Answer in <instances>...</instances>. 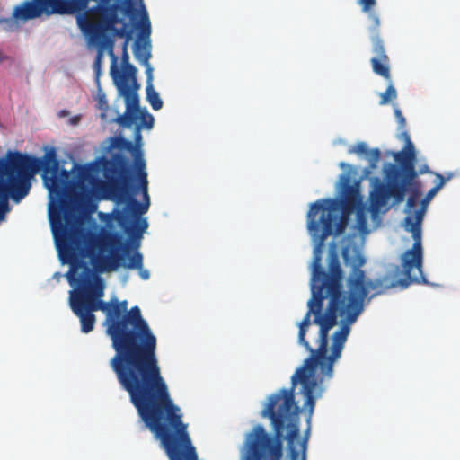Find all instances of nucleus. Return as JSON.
<instances>
[{
  "label": "nucleus",
  "mask_w": 460,
  "mask_h": 460,
  "mask_svg": "<svg viewBox=\"0 0 460 460\" xmlns=\"http://www.w3.org/2000/svg\"><path fill=\"white\" fill-rule=\"evenodd\" d=\"M69 305L73 313L80 320L81 331L84 333L92 332L94 329L96 317L94 314L84 304V301L72 293V290L69 291Z\"/></svg>",
  "instance_id": "16"
},
{
  "label": "nucleus",
  "mask_w": 460,
  "mask_h": 460,
  "mask_svg": "<svg viewBox=\"0 0 460 460\" xmlns=\"http://www.w3.org/2000/svg\"><path fill=\"white\" fill-rule=\"evenodd\" d=\"M135 166L139 180V188L143 194V202L140 203L146 204L148 208L150 206V198L148 195L147 173L146 172V161L140 151H137V154L135 155Z\"/></svg>",
  "instance_id": "17"
},
{
  "label": "nucleus",
  "mask_w": 460,
  "mask_h": 460,
  "mask_svg": "<svg viewBox=\"0 0 460 460\" xmlns=\"http://www.w3.org/2000/svg\"><path fill=\"white\" fill-rule=\"evenodd\" d=\"M134 55L136 59H137L141 64H147V61L151 58L149 47L141 45L139 42L136 43Z\"/></svg>",
  "instance_id": "21"
},
{
  "label": "nucleus",
  "mask_w": 460,
  "mask_h": 460,
  "mask_svg": "<svg viewBox=\"0 0 460 460\" xmlns=\"http://www.w3.org/2000/svg\"><path fill=\"white\" fill-rule=\"evenodd\" d=\"M143 65L146 67V85H153V68L151 67L149 61H147V64Z\"/></svg>",
  "instance_id": "29"
},
{
  "label": "nucleus",
  "mask_w": 460,
  "mask_h": 460,
  "mask_svg": "<svg viewBox=\"0 0 460 460\" xmlns=\"http://www.w3.org/2000/svg\"><path fill=\"white\" fill-rule=\"evenodd\" d=\"M357 210H358V213H357L358 224L361 228H365L367 226V218L362 211L363 209H357Z\"/></svg>",
  "instance_id": "31"
},
{
  "label": "nucleus",
  "mask_w": 460,
  "mask_h": 460,
  "mask_svg": "<svg viewBox=\"0 0 460 460\" xmlns=\"http://www.w3.org/2000/svg\"><path fill=\"white\" fill-rule=\"evenodd\" d=\"M309 434H310V422L308 423V428H307L306 431L305 432V437H304L303 440L299 443L300 451L296 448V450L299 452V454L301 453V460H305V451H306V447H307V441L309 438ZM298 457H300V455L298 456ZM299 458H297V460Z\"/></svg>",
  "instance_id": "24"
},
{
  "label": "nucleus",
  "mask_w": 460,
  "mask_h": 460,
  "mask_svg": "<svg viewBox=\"0 0 460 460\" xmlns=\"http://www.w3.org/2000/svg\"><path fill=\"white\" fill-rule=\"evenodd\" d=\"M150 32H151L150 22L148 20L146 13L145 12L144 13V17H143L142 28H141V34L143 36L149 37Z\"/></svg>",
  "instance_id": "27"
},
{
  "label": "nucleus",
  "mask_w": 460,
  "mask_h": 460,
  "mask_svg": "<svg viewBox=\"0 0 460 460\" xmlns=\"http://www.w3.org/2000/svg\"><path fill=\"white\" fill-rule=\"evenodd\" d=\"M64 224L60 215L50 213V224L61 261L70 265L66 274L76 295L93 313L106 314V323H112V301L104 302L105 284L96 273L111 272L120 267L121 256L115 252L121 246V236L115 232L92 234L75 225L69 226L70 214L63 204Z\"/></svg>",
  "instance_id": "2"
},
{
  "label": "nucleus",
  "mask_w": 460,
  "mask_h": 460,
  "mask_svg": "<svg viewBox=\"0 0 460 460\" xmlns=\"http://www.w3.org/2000/svg\"><path fill=\"white\" fill-rule=\"evenodd\" d=\"M112 316L106 330L116 352L110 367L130 401L169 391L156 357V337L140 308L133 306L128 311V302L115 298Z\"/></svg>",
  "instance_id": "3"
},
{
  "label": "nucleus",
  "mask_w": 460,
  "mask_h": 460,
  "mask_svg": "<svg viewBox=\"0 0 460 460\" xmlns=\"http://www.w3.org/2000/svg\"><path fill=\"white\" fill-rule=\"evenodd\" d=\"M350 332L336 331L332 335L331 354L328 352L329 332L319 331L318 348L314 349L305 340H300L298 332V342L311 353L304 364L299 367L291 377L292 385L289 389L282 388L270 395L268 403L262 410V416L268 417L273 428L275 435L280 437L281 431L287 429L286 440L288 445L289 460H297L299 452L296 450L295 440L299 437L300 408L295 401V388L299 383L302 385V394L305 401L304 406L308 410L307 422L311 421L315 407V391L318 386V379L315 376L317 367L320 368L321 381L325 377L333 376V365L341 358L344 344Z\"/></svg>",
  "instance_id": "4"
},
{
  "label": "nucleus",
  "mask_w": 460,
  "mask_h": 460,
  "mask_svg": "<svg viewBox=\"0 0 460 460\" xmlns=\"http://www.w3.org/2000/svg\"><path fill=\"white\" fill-rule=\"evenodd\" d=\"M284 438L286 439V435L282 431L279 438L275 434L272 438L262 426H255L246 439L244 460H262L264 457H269L270 460H281Z\"/></svg>",
  "instance_id": "11"
},
{
  "label": "nucleus",
  "mask_w": 460,
  "mask_h": 460,
  "mask_svg": "<svg viewBox=\"0 0 460 460\" xmlns=\"http://www.w3.org/2000/svg\"><path fill=\"white\" fill-rule=\"evenodd\" d=\"M116 25L117 24H115L113 28L111 30H109L108 31H114V34L117 37L125 38V41H129V40L131 39V31L127 30L126 25L118 29L115 28Z\"/></svg>",
  "instance_id": "25"
},
{
  "label": "nucleus",
  "mask_w": 460,
  "mask_h": 460,
  "mask_svg": "<svg viewBox=\"0 0 460 460\" xmlns=\"http://www.w3.org/2000/svg\"><path fill=\"white\" fill-rule=\"evenodd\" d=\"M346 166H347L346 163H344V162L340 163L341 168H345Z\"/></svg>",
  "instance_id": "36"
},
{
  "label": "nucleus",
  "mask_w": 460,
  "mask_h": 460,
  "mask_svg": "<svg viewBox=\"0 0 460 460\" xmlns=\"http://www.w3.org/2000/svg\"><path fill=\"white\" fill-rule=\"evenodd\" d=\"M116 146L120 149H127L129 151H132L134 149V146L132 142L123 138L119 137L116 139Z\"/></svg>",
  "instance_id": "28"
},
{
  "label": "nucleus",
  "mask_w": 460,
  "mask_h": 460,
  "mask_svg": "<svg viewBox=\"0 0 460 460\" xmlns=\"http://www.w3.org/2000/svg\"><path fill=\"white\" fill-rule=\"evenodd\" d=\"M42 172V179L50 195L61 199L65 195L70 172L60 170L54 147L42 157H34L17 150H8L0 157V221L9 210L8 200L20 202L31 189V177Z\"/></svg>",
  "instance_id": "5"
},
{
  "label": "nucleus",
  "mask_w": 460,
  "mask_h": 460,
  "mask_svg": "<svg viewBox=\"0 0 460 460\" xmlns=\"http://www.w3.org/2000/svg\"><path fill=\"white\" fill-rule=\"evenodd\" d=\"M394 116L397 119V122H398L400 128H404L405 124H406V120H405V118L403 117L402 111H400V109H398V108L394 109Z\"/></svg>",
  "instance_id": "30"
},
{
  "label": "nucleus",
  "mask_w": 460,
  "mask_h": 460,
  "mask_svg": "<svg viewBox=\"0 0 460 460\" xmlns=\"http://www.w3.org/2000/svg\"><path fill=\"white\" fill-rule=\"evenodd\" d=\"M438 179V182L435 185V187L439 190L446 183V179L441 174H437Z\"/></svg>",
  "instance_id": "33"
},
{
  "label": "nucleus",
  "mask_w": 460,
  "mask_h": 460,
  "mask_svg": "<svg viewBox=\"0 0 460 460\" xmlns=\"http://www.w3.org/2000/svg\"><path fill=\"white\" fill-rule=\"evenodd\" d=\"M367 160L369 162V165L371 168H376V164L380 160L381 152L378 148H374L371 150H368V153L366 154Z\"/></svg>",
  "instance_id": "23"
},
{
  "label": "nucleus",
  "mask_w": 460,
  "mask_h": 460,
  "mask_svg": "<svg viewBox=\"0 0 460 460\" xmlns=\"http://www.w3.org/2000/svg\"><path fill=\"white\" fill-rule=\"evenodd\" d=\"M402 136L405 141V146L402 151L394 155L398 165L388 164L385 169L387 183L376 180L374 189L370 192L369 208L373 214L378 213L391 197L394 198L395 203L402 202L411 181L418 176L415 169L416 151L414 145L407 132H403Z\"/></svg>",
  "instance_id": "9"
},
{
  "label": "nucleus",
  "mask_w": 460,
  "mask_h": 460,
  "mask_svg": "<svg viewBox=\"0 0 460 460\" xmlns=\"http://www.w3.org/2000/svg\"><path fill=\"white\" fill-rule=\"evenodd\" d=\"M396 97H397L396 89L394 87V85L392 84H390L387 86L386 90L381 94L380 104L385 105L390 101L396 99Z\"/></svg>",
  "instance_id": "22"
},
{
  "label": "nucleus",
  "mask_w": 460,
  "mask_h": 460,
  "mask_svg": "<svg viewBox=\"0 0 460 460\" xmlns=\"http://www.w3.org/2000/svg\"><path fill=\"white\" fill-rule=\"evenodd\" d=\"M27 3L36 4L37 2H36V0L25 1V2L22 3L20 5H17L14 7L13 12V17H7V18L0 17V25L3 27V29L5 31L12 32L18 29L19 25L15 20L28 21V20L32 19V18H28V19L23 18L22 14L16 15V13L19 10H24L23 8H25V4H27ZM21 12L23 13L24 11H21Z\"/></svg>",
  "instance_id": "19"
},
{
  "label": "nucleus",
  "mask_w": 460,
  "mask_h": 460,
  "mask_svg": "<svg viewBox=\"0 0 460 460\" xmlns=\"http://www.w3.org/2000/svg\"><path fill=\"white\" fill-rule=\"evenodd\" d=\"M36 4H25V12L19 10L16 15L23 18H38L42 13H83V22L94 31L99 27L112 29L115 24L122 22L119 17L121 0H36Z\"/></svg>",
  "instance_id": "8"
},
{
  "label": "nucleus",
  "mask_w": 460,
  "mask_h": 460,
  "mask_svg": "<svg viewBox=\"0 0 460 460\" xmlns=\"http://www.w3.org/2000/svg\"><path fill=\"white\" fill-rule=\"evenodd\" d=\"M130 402L146 427L160 441L169 460H199L181 409L174 404L169 391Z\"/></svg>",
  "instance_id": "6"
},
{
  "label": "nucleus",
  "mask_w": 460,
  "mask_h": 460,
  "mask_svg": "<svg viewBox=\"0 0 460 460\" xmlns=\"http://www.w3.org/2000/svg\"><path fill=\"white\" fill-rule=\"evenodd\" d=\"M105 40L107 43V50L111 58V75L114 81V84L118 89V91L124 90L127 88H130L132 86H136V88H139V84L137 82L136 75L137 68L135 66L129 63V55L128 52V41H124L122 45V54H121V63H122V70L117 67V60L118 58L115 56L113 52V45L114 42L111 39L107 37L105 34Z\"/></svg>",
  "instance_id": "13"
},
{
  "label": "nucleus",
  "mask_w": 460,
  "mask_h": 460,
  "mask_svg": "<svg viewBox=\"0 0 460 460\" xmlns=\"http://www.w3.org/2000/svg\"><path fill=\"white\" fill-rule=\"evenodd\" d=\"M137 90L138 88L132 86L119 91L125 100L126 111L124 114L118 116L116 122L124 128H129L136 124V141H140L142 138L140 134L141 128H152L155 119L146 108H140Z\"/></svg>",
  "instance_id": "12"
},
{
  "label": "nucleus",
  "mask_w": 460,
  "mask_h": 460,
  "mask_svg": "<svg viewBox=\"0 0 460 460\" xmlns=\"http://www.w3.org/2000/svg\"><path fill=\"white\" fill-rule=\"evenodd\" d=\"M438 191V190L435 186L431 188L427 193L426 198L423 199L425 200V204L429 202V200L431 199Z\"/></svg>",
  "instance_id": "32"
},
{
  "label": "nucleus",
  "mask_w": 460,
  "mask_h": 460,
  "mask_svg": "<svg viewBox=\"0 0 460 460\" xmlns=\"http://www.w3.org/2000/svg\"><path fill=\"white\" fill-rule=\"evenodd\" d=\"M349 153H350V154L354 153V154H358V155H366L368 153V148L365 142H358L349 148Z\"/></svg>",
  "instance_id": "26"
},
{
  "label": "nucleus",
  "mask_w": 460,
  "mask_h": 460,
  "mask_svg": "<svg viewBox=\"0 0 460 460\" xmlns=\"http://www.w3.org/2000/svg\"><path fill=\"white\" fill-rule=\"evenodd\" d=\"M99 104H100V108H101V109H104L103 105H105V106L107 107V102H106V100H105V97H104V96H103V97H101V98L99 99Z\"/></svg>",
  "instance_id": "34"
},
{
  "label": "nucleus",
  "mask_w": 460,
  "mask_h": 460,
  "mask_svg": "<svg viewBox=\"0 0 460 460\" xmlns=\"http://www.w3.org/2000/svg\"><path fill=\"white\" fill-rule=\"evenodd\" d=\"M414 181H411V185H409L407 190V192H410V196L407 199L405 209L407 216L403 220V227L407 232L411 233L414 243L412 247L405 251L402 256V267L406 278L395 282L396 285L403 288L413 282L427 283L422 272L423 249L421 243V224L426 212V205L425 200H422L421 207L417 210H412L417 206L420 196V192Z\"/></svg>",
  "instance_id": "10"
},
{
  "label": "nucleus",
  "mask_w": 460,
  "mask_h": 460,
  "mask_svg": "<svg viewBox=\"0 0 460 460\" xmlns=\"http://www.w3.org/2000/svg\"><path fill=\"white\" fill-rule=\"evenodd\" d=\"M102 174L105 179L104 190L110 199L125 207L115 212V219L120 228L130 236H141L148 227L146 218L141 216L147 212V205L141 204L134 197V191L128 175L127 159L121 154H115L111 159H102Z\"/></svg>",
  "instance_id": "7"
},
{
  "label": "nucleus",
  "mask_w": 460,
  "mask_h": 460,
  "mask_svg": "<svg viewBox=\"0 0 460 460\" xmlns=\"http://www.w3.org/2000/svg\"><path fill=\"white\" fill-rule=\"evenodd\" d=\"M331 207L323 208L322 201H315L307 213V229L315 244L311 265V298L307 302L308 311L299 323L300 340H304L310 325L311 315L314 323L320 331L330 332L340 323L338 331L350 332L359 315L363 313L366 300L371 290L381 294L389 288L396 286L393 282L384 285L382 279H367L361 269L366 263L361 252L352 245L342 248L341 255L346 266L351 271L345 280L340 259L336 252L331 251L328 257L327 270L322 266V256L326 239L331 235L338 236L344 232V225L339 221L338 205L334 200H324Z\"/></svg>",
  "instance_id": "1"
},
{
  "label": "nucleus",
  "mask_w": 460,
  "mask_h": 460,
  "mask_svg": "<svg viewBox=\"0 0 460 460\" xmlns=\"http://www.w3.org/2000/svg\"><path fill=\"white\" fill-rule=\"evenodd\" d=\"M340 181L343 191V198L341 200H338L336 199H321L317 201H322L321 206L323 208L331 207L329 202H325L323 200H334L337 202V215L339 221L342 222L345 230L347 226V216L350 215L356 209H363L364 204L358 185H350V178L349 175L342 173Z\"/></svg>",
  "instance_id": "14"
},
{
  "label": "nucleus",
  "mask_w": 460,
  "mask_h": 460,
  "mask_svg": "<svg viewBox=\"0 0 460 460\" xmlns=\"http://www.w3.org/2000/svg\"><path fill=\"white\" fill-rule=\"evenodd\" d=\"M84 17V13H81L77 15L76 22L77 25L80 28L81 31L89 39V41L98 47L97 54L95 57V60L93 62V68L96 71V74L99 75L101 71L102 61L103 58V51L107 49V43L105 40V33L108 32L110 29H104V26L99 27L96 31H90L86 23L83 22L82 19Z\"/></svg>",
  "instance_id": "15"
},
{
  "label": "nucleus",
  "mask_w": 460,
  "mask_h": 460,
  "mask_svg": "<svg viewBox=\"0 0 460 460\" xmlns=\"http://www.w3.org/2000/svg\"><path fill=\"white\" fill-rule=\"evenodd\" d=\"M5 59V57L4 56V54L2 53V51L0 50V62L1 61H4Z\"/></svg>",
  "instance_id": "35"
},
{
  "label": "nucleus",
  "mask_w": 460,
  "mask_h": 460,
  "mask_svg": "<svg viewBox=\"0 0 460 460\" xmlns=\"http://www.w3.org/2000/svg\"><path fill=\"white\" fill-rule=\"evenodd\" d=\"M146 100L155 111H159L163 107V101L159 93L155 90L154 85H146Z\"/></svg>",
  "instance_id": "20"
},
{
  "label": "nucleus",
  "mask_w": 460,
  "mask_h": 460,
  "mask_svg": "<svg viewBox=\"0 0 460 460\" xmlns=\"http://www.w3.org/2000/svg\"><path fill=\"white\" fill-rule=\"evenodd\" d=\"M123 247V244L121 243V246L115 251L116 253L119 254L121 256V259L119 261L120 266L125 269L129 270H137L139 276L143 279H148L150 277L149 271L147 270L143 269V256L139 252H135L132 255L128 256V261H126L124 260V254H121L119 252V250H121Z\"/></svg>",
  "instance_id": "18"
}]
</instances>
